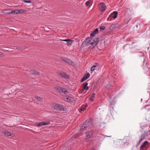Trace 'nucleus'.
<instances>
[{
    "label": "nucleus",
    "mask_w": 150,
    "mask_h": 150,
    "mask_svg": "<svg viewBox=\"0 0 150 150\" xmlns=\"http://www.w3.org/2000/svg\"><path fill=\"white\" fill-rule=\"evenodd\" d=\"M147 89L148 91L150 93V83L149 84V85L148 86V88Z\"/></svg>",
    "instance_id": "31"
},
{
    "label": "nucleus",
    "mask_w": 150,
    "mask_h": 150,
    "mask_svg": "<svg viewBox=\"0 0 150 150\" xmlns=\"http://www.w3.org/2000/svg\"><path fill=\"white\" fill-rule=\"evenodd\" d=\"M58 91L60 93H63L64 94H66L68 93V91L66 90V89L64 88H59L57 89Z\"/></svg>",
    "instance_id": "8"
},
{
    "label": "nucleus",
    "mask_w": 150,
    "mask_h": 150,
    "mask_svg": "<svg viewBox=\"0 0 150 150\" xmlns=\"http://www.w3.org/2000/svg\"><path fill=\"white\" fill-rule=\"evenodd\" d=\"M68 39H64V40H62V41L67 42L68 41Z\"/></svg>",
    "instance_id": "38"
},
{
    "label": "nucleus",
    "mask_w": 150,
    "mask_h": 150,
    "mask_svg": "<svg viewBox=\"0 0 150 150\" xmlns=\"http://www.w3.org/2000/svg\"><path fill=\"white\" fill-rule=\"evenodd\" d=\"M57 105H58V104H54L52 106V108L56 109V110H57Z\"/></svg>",
    "instance_id": "24"
},
{
    "label": "nucleus",
    "mask_w": 150,
    "mask_h": 150,
    "mask_svg": "<svg viewBox=\"0 0 150 150\" xmlns=\"http://www.w3.org/2000/svg\"><path fill=\"white\" fill-rule=\"evenodd\" d=\"M67 63L69 64L73 65V62H72V61L68 59V60H67Z\"/></svg>",
    "instance_id": "23"
},
{
    "label": "nucleus",
    "mask_w": 150,
    "mask_h": 150,
    "mask_svg": "<svg viewBox=\"0 0 150 150\" xmlns=\"http://www.w3.org/2000/svg\"><path fill=\"white\" fill-rule=\"evenodd\" d=\"M91 124V122L89 120H86L84 123V125L86 126V128L89 127Z\"/></svg>",
    "instance_id": "14"
},
{
    "label": "nucleus",
    "mask_w": 150,
    "mask_h": 150,
    "mask_svg": "<svg viewBox=\"0 0 150 150\" xmlns=\"http://www.w3.org/2000/svg\"><path fill=\"white\" fill-rule=\"evenodd\" d=\"M91 100L92 101H93V100H94V99L93 98H91Z\"/></svg>",
    "instance_id": "41"
},
{
    "label": "nucleus",
    "mask_w": 150,
    "mask_h": 150,
    "mask_svg": "<svg viewBox=\"0 0 150 150\" xmlns=\"http://www.w3.org/2000/svg\"><path fill=\"white\" fill-rule=\"evenodd\" d=\"M105 27L103 26L100 27V30H105Z\"/></svg>",
    "instance_id": "32"
},
{
    "label": "nucleus",
    "mask_w": 150,
    "mask_h": 150,
    "mask_svg": "<svg viewBox=\"0 0 150 150\" xmlns=\"http://www.w3.org/2000/svg\"><path fill=\"white\" fill-rule=\"evenodd\" d=\"M113 13L114 15L113 16H112V18H113V19H115L117 17L118 12L117 11H114L113 12Z\"/></svg>",
    "instance_id": "17"
},
{
    "label": "nucleus",
    "mask_w": 150,
    "mask_h": 150,
    "mask_svg": "<svg viewBox=\"0 0 150 150\" xmlns=\"http://www.w3.org/2000/svg\"><path fill=\"white\" fill-rule=\"evenodd\" d=\"M27 11V10H23V9L18 10H16V14L22 13L24 12H26Z\"/></svg>",
    "instance_id": "15"
},
{
    "label": "nucleus",
    "mask_w": 150,
    "mask_h": 150,
    "mask_svg": "<svg viewBox=\"0 0 150 150\" xmlns=\"http://www.w3.org/2000/svg\"><path fill=\"white\" fill-rule=\"evenodd\" d=\"M35 98L38 100L39 101H41L42 100V98L41 97H39V96H36L35 97Z\"/></svg>",
    "instance_id": "28"
},
{
    "label": "nucleus",
    "mask_w": 150,
    "mask_h": 150,
    "mask_svg": "<svg viewBox=\"0 0 150 150\" xmlns=\"http://www.w3.org/2000/svg\"><path fill=\"white\" fill-rule=\"evenodd\" d=\"M145 134H143L141 135V136L140 137V139L139 140L138 143V144H139L145 138Z\"/></svg>",
    "instance_id": "11"
},
{
    "label": "nucleus",
    "mask_w": 150,
    "mask_h": 150,
    "mask_svg": "<svg viewBox=\"0 0 150 150\" xmlns=\"http://www.w3.org/2000/svg\"><path fill=\"white\" fill-rule=\"evenodd\" d=\"M68 60V59H66V58H65V59H62V60L63 61H64V62H67V60Z\"/></svg>",
    "instance_id": "36"
},
{
    "label": "nucleus",
    "mask_w": 150,
    "mask_h": 150,
    "mask_svg": "<svg viewBox=\"0 0 150 150\" xmlns=\"http://www.w3.org/2000/svg\"><path fill=\"white\" fill-rule=\"evenodd\" d=\"M65 110V108L63 106L59 105L58 104L57 110L64 111Z\"/></svg>",
    "instance_id": "13"
},
{
    "label": "nucleus",
    "mask_w": 150,
    "mask_h": 150,
    "mask_svg": "<svg viewBox=\"0 0 150 150\" xmlns=\"http://www.w3.org/2000/svg\"><path fill=\"white\" fill-rule=\"evenodd\" d=\"M149 142L147 141L144 142L140 147V150H146V149H144V148L145 147L146 145Z\"/></svg>",
    "instance_id": "9"
},
{
    "label": "nucleus",
    "mask_w": 150,
    "mask_h": 150,
    "mask_svg": "<svg viewBox=\"0 0 150 150\" xmlns=\"http://www.w3.org/2000/svg\"><path fill=\"white\" fill-rule=\"evenodd\" d=\"M93 131L91 130L89 131H87L86 132L87 139H90L93 135Z\"/></svg>",
    "instance_id": "4"
},
{
    "label": "nucleus",
    "mask_w": 150,
    "mask_h": 150,
    "mask_svg": "<svg viewBox=\"0 0 150 150\" xmlns=\"http://www.w3.org/2000/svg\"><path fill=\"white\" fill-rule=\"evenodd\" d=\"M4 56V54L2 52H0V57H3Z\"/></svg>",
    "instance_id": "35"
},
{
    "label": "nucleus",
    "mask_w": 150,
    "mask_h": 150,
    "mask_svg": "<svg viewBox=\"0 0 150 150\" xmlns=\"http://www.w3.org/2000/svg\"><path fill=\"white\" fill-rule=\"evenodd\" d=\"M99 9L101 12H103L105 10L106 6L105 4L103 3L99 4Z\"/></svg>",
    "instance_id": "3"
},
{
    "label": "nucleus",
    "mask_w": 150,
    "mask_h": 150,
    "mask_svg": "<svg viewBox=\"0 0 150 150\" xmlns=\"http://www.w3.org/2000/svg\"><path fill=\"white\" fill-rule=\"evenodd\" d=\"M89 4H90V2L88 1H87L86 3V5L87 6H88L89 5Z\"/></svg>",
    "instance_id": "34"
},
{
    "label": "nucleus",
    "mask_w": 150,
    "mask_h": 150,
    "mask_svg": "<svg viewBox=\"0 0 150 150\" xmlns=\"http://www.w3.org/2000/svg\"><path fill=\"white\" fill-rule=\"evenodd\" d=\"M33 74H35L36 75H38L39 74V73L36 70H34L32 73Z\"/></svg>",
    "instance_id": "27"
},
{
    "label": "nucleus",
    "mask_w": 150,
    "mask_h": 150,
    "mask_svg": "<svg viewBox=\"0 0 150 150\" xmlns=\"http://www.w3.org/2000/svg\"><path fill=\"white\" fill-rule=\"evenodd\" d=\"M50 123V121H48L46 122H41L39 123H37L35 124V126L39 127L42 126H44L45 125H48Z\"/></svg>",
    "instance_id": "2"
},
{
    "label": "nucleus",
    "mask_w": 150,
    "mask_h": 150,
    "mask_svg": "<svg viewBox=\"0 0 150 150\" xmlns=\"http://www.w3.org/2000/svg\"><path fill=\"white\" fill-rule=\"evenodd\" d=\"M90 76V74L88 73L85 74L81 80V81L83 82L88 79Z\"/></svg>",
    "instance_id": "7"
},
{
    "label": "nucleus",
    "mask_w": 150,
    "mask_h": 150,
    "mask_svg": "<svg viewBox=\"0 0 150 150\" xmlns=\"http://www.w3.org/2000/svg\"><path fill=\"white\" fill-rule=\"evenodd\" d=\"M72 42L71 40L68 39V41L67 42V45L68 46H71L72 44Z\"/></svg>",
    "instance_id": "19"
},
{
    "label": "nucleus",
    "mask_w": 150,
    "mask_h": 150,
    "mask_svg": "<svg viewBox=\"0 0 150 150\" xmlns=\"http://www.w3.org/2000/svg\"><path fill=\"white\" fill-rule=\"evenodd\" d=\"M94 42V40L93 39L91 38H88L83 42V44H84L86 46H89L93 48L95 47Z\"/></svg>",
    "instance_id": "1"
},
{
    "label": "nucleus",
    "mask_w": 150,
    "mask_h": 150,
    "mask_svg": "<svg viewBox=\"0 0 150 150\" xmlns=\"http://www.w3.org/2000/svg\"><path fill=\"white\" fill-rule=\"evenodd\" d=\"M85 128H86V126H85V125H84L83 123V124L81 126L80 129H82Z\"/></svg>",
    "instance_id": "29"
},
{
    "label": "nucleus",
    "mask_w": 150,
    "mask_h": 150,
    "mask_svg": "<svg viewBox=\"0 0 150 150\" xmlns=\"http://www.w3.org/2000/svg\"><path fill=\"white\" fill-rule=\"evenodd\" d=\"M4 134L7 136H8L11 135V133L10 132L6 131L4 132Z\"/></svg>",
    "instance_id": "21"
},
{
    "label": "nucleus",
    "mask_w": 150,
    "mask_h": 150,
    "mask_svg": "<svg viewBox=\"0 0 150 150\" xmlns=\"http://www.w3.org/2000/svg\"><path fill=\"white\" fill-rule=\"evenodd\" d=\"M88 83H85L83 84L84 89L85 90H87L88 89V87L87 86Z\"/></svg>",
    "instance_id": "18"
},
{
    "label": "nucleus",
    "mask_w": 150,
    "mask_h": 150,
    "mask_svg": "<svg viewBox=\"0 0 150 150\" xmlns=\"http://www.w3.org/2000/svg\"><path fill=\"white\" fill-rule=\"evenodd\" d=\"M98 28L95 29L92 33L90 34L91 36L93 37L96 34L98 33Z\"/></svg>",
    "instance_id": "12"
},
{
    "label": "nucleus",
    "mask_w": 150,
    "mask_h": 150,
    "mask_svg": "<svg viewBox=\"0 0 150 150\" xmlns=\"http://www.w3.org/2000/svg\"><path fill=\"white\" fill-rule=\"evenodd\" d=\"M59 75L63 78L65 79L69 78V76L65 72H63L59 73Z\"/></svg>",
    "instance_id": "6"
},
{
    "label": "nucleus",
    "mask_w": 150,
    "mask_h": 150,
    "mask_svg": "<svg viewBox=\"0 0 150 150\" xmlns=\"http://www.w3.org/2000/svg\"><path fill=\"white\" fill-rule=\"evenodd\" d=\"M16 11L15 10H13V11H12L11 12H8L7 13V14H16Z\"/></svg>",
    "instance_id": "25"
},
{
    "label": "nucleus",
    "mask_w": 150,
    "mask_h": 150,
    "mask_svg": "<svg viewBox=\"0 0 150 150\" xmlns=\"http://www.w3.org/2000/svg\"><path fill=\"white\" fill-rule=\"evenodd\" d=\"M86 109L84 107L83 105L82 107L81 108L80 110L82 111H84L86 110Z\"/></svg>",
    "instance_id": "30"
},
{
    "label": "nucleus",
    "mask_w": 150,
    "mask_h": 150,
    "mask_svg": "<svg viewBox=\"0 0 150 150\" xmlns=\"http://www.w3.org/2000/svg\"><path fill=\"white\" fill-rule=\"evenodd\" d=\"M67 100L66 101L67 102H71L73 100V98L71 97H69L66 98Z\"/></svg>",
    "instance_id": "22"
},
{
    "label": "nucleus",
    "mask_w": 150,
    "mask_h": 150,
    "mask_svg": "<svg viewBox=\"0 0 150 150\" xmlns=\"http://www.w3.org/2000/svg\"><path fill=\"white\" fill-rule=\"evenodd\" d=\"M144 64H143V66H144V68L146 69V68H148V69H150V65H149V64H148V66H147V61L145 59H144Z\"/></svg>",
    "instance_id": "10"
},
{
    "label": "nucleus",
    "mask_w": 150,
    "mask_h": 150,
    "mask_svg": "<svg viewBox=\"0 0 150 150\" xmlns=\"http://www.w3.org/2000/svg\"><path fill=\"white\" fill-rule=\"evenodd\" d=\"M93 40H94V44L95 46L99 42V38H96Z\"/></svg>",
    "instance_id": "16"
},
{
    "label": "nucleus",
    "mask_w": 150,
    "mask_h": 150,
    "mask_svg": "<svg viewBox=\"0 0 150 150\" xmlns=\"http://www.w3.org/2000/svg\"><path fill=\"white\" fill-rule=\"evenodd\" d=\"M95 96H96L95 94L93 93L92 95L91 96H92V98H94L95 97Z\"/></svg>",
    "instance_id": "37"
},
{
    "label": "nucleus",
    "mask_w": 150,
    "mask_h": 150,
    "mask_svg": "<svg viewBox=\"0 0 150 150\" xmlns=\"http://www.w3.org/2000/svg\"><path fill=\"white\" fill-rule=\"evenodd\" d=\"M16 48L17 49H18V50H19L21 48L19 47H17Z\"/></svg>",
    "instance_id": "40"
},
{
    "label": "nucleus",
    "mask_w": 150,
    "mask_h": 150,
    "mask_svg": "<svg viewBox=\"0 0 150 150\" xmlns=\"http://www.w3.org/2000/svg\"><path fill=\"white\" fill-rule=\"evenodd\" d=\"M98 68L97 66L94 65L92 67L91 69V71H93L94 70Z\"/></svg>",
    "instance_id": "20"
},
{
    "label": "nucleus",
    "mask_w": 150,
    "mask_h": 150,
    "mask_svg": "<svg viewBox=\"0 0 150 150\" xmlns=\"http://www.w3.org/2000/svg\"><path fill=\"white\" fill-rule=\"evenodd\" d=\"M138 55L141 57H142L144 56V53L142 52H138Z\"/></svg>",
    "instance_id": "26"
},
{
    "label": "nucleus",
    "mask_w": 150,
    "mask_h": 150,
    "mask_svg": "<svg viewBox=\"0 0 150 150\" xmlns=\"http://www.w3.org/2000/svg\"><path fill=\"white\" fill-rule=\"evenodd\" d=\"M24 2L26 3H30L31 1H30L24 0Z\"/></svg>",
    "instance_id": "33"
},
{
    "label": "nucleus",
    "mask_w": 150,
    "mask_h": 150,
    "mask_svg": "<svg viewBox=\"0 0 150 150\" xmlns=\"http://www.w3.org/2000/svg\"><path fill=\"white\" fill-rule=\"evenodd\" d=\"M88 105L87 104H86L84 105L83 106L86 109V108L88 106Z\"/></svg>",
    "instance_id": "39"
},
{
    "label": "nucleus",
    "mask_w": 150,
    "mask_h": 150,
    "mask_svg": "<svg viewBox=\"0 0 150 150\" xmlns=\"http://www.w3.org/2000/svg\"><path fill=\"white\" fill-rule=\"evenodd\" d=\"M119 27V25L118 24H112L109 28V29L110 30H114L118 28Z\"/></svg>",
    "instance_id": "5"
}]
</instances>
